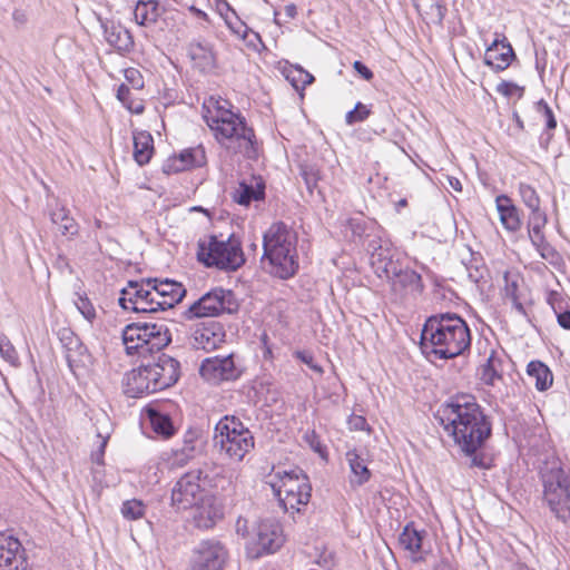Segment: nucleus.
Segmentation results:
<instances>
[{
    "label": "nucleus",
    "mask_w": 570,
    "mask_h": 570,
    "mask_svg": "<svg viewBox=\"0 0 570 570\" xmlns=\"http://www.w3.org/2000/svg\"><path fill=\"white\" fill-rule=\"evenodd\" d=\"M106 41L114 47L120 55L132 51L135 42L130 31L115 21H105L101 23Z\"/></svg>",
    "instance_id": "a878e982"
},
{
    "label": "nucleus",
    "mask_w": 570,
    "mask_h": 570,
    "mask_svg": "<svg viewBox=\"0 0 570 570\" xmlns=\"http://www.w3.org/2000/svg\"><path fill=\"white\" fill-rule=\"evenodd\" d=\"M145 412L153 431L157 435L169 439L175 434L176 430L169 414L160 411L155 405L147 406Z\"/></svg>",
    "instance_id": "c756f323"
},
{
    "label": "nucleus",
    "mask_w": 570,
    "mask_h": 570,
    "mask_svg": "<svg viewBox=\"0 0 570 570\" xmlns=\"http://www.w3.org/2000/svg\"><path fill=\"white\" fill-rule=\"evenodd\" d=\"M154 376L155 374H151L149 365L141 363L138 368H134L127 374L125 393L129 397H141L145 394L160 391L155 384Z\"/></svg>",
    "instance_id": "4be33fe9"
},
{
    "label": "nucleus",
    "mask_w": 570,
    "mask_h": 570,
    "mask_svg": "<svg viewBox=\"0 0 570 570\" xmlns=\"http://www.w3.org/2000/svg\"><path fill=\"white\" fill-rule=\"evenodd\" d=\"M424 533V531H417L411 524H407L405 525L399 538L400 544L411 553L413 560L415 561L422 559L421 557L417 558L416 554L422 550V541Z\"/></svg>",
    "instance_id": "4c0bfd02"
},
{
    "label": "nucleus",
    "mask_w": 570,
    "mask_h": 570,
    "mask_svg": "<svg viewBox=\"0 0 570 570\" xmlns=\"http://www.w3.org/2000/svg\"><path fill=\"white\" fill-rule=\"evenodd\" d=\"M353 68L365 80H371L373 78V76H374L373 72L363 62H361L358 60L354 61Z\"/></svg>",
    "instance_id": "680f3d73"
},
{
    "label": "nucleus",
    "mask_w": 570,
    "mask_h": 570,
    "mask_svg": "<svg viewBox=\"0 0 570 570\" xmlns=\"http://www.w3.org/2000/svg\"><path fill=\"white\" fill-rule=\"evenodd\" d=\"M12 19H13L16 27H18V28L24 26L28 21V17H27L26 12L22 10H19V9H16L12 12Z\"/></svg>",
    "instance_id": "0e129e2a"
},
{
    "label": "nucleus",
    "mask_w": 570,
    "mask_h": 570,
    "mask_svg": "<svg viewBox=\"0 0 570 570\" xmlns=\"http://www.w3.org/2000/svg\"><path fill=\"white\" fill-rule=\"evenodd\" d=\"M197 471H202L200 479L205 491L210 489L216 493L226 494L234 491L233 475L224 466L205 462Z\"/></svg>",
    "instance_id": "aec40b11"
},
{
    "label": "nucleus",
    "mask_w": 570,
    "mask_h": 570,
    "mask_svg": "<svg viewBox=\"0 0 570 570\" xmlns=\"http://www.w3.org/2000/svg\"><path fill=\"white\" fill-rule=\"evenodd\" d=\"M0 354L11 365H17L19 362L18 353L6 335H0Z\"/></svg>",
    "instance_id": "49530a36"
},
{
    "label": "nucleus",
    "mask_w": 570,
    "mask_h": 570,
    "mask_svg": "<svg viewBox=\"0 0 570 570\" xmlns=\"http://www.w3.org/2000/svg\"><path fill=\"white\" fill-rule=\"evenodd\" d=\"M26 552L17 538L0 533V570H27Z\"/></svg>",
    "instance_id": "a211bd4d"
},
{
    "label": "nucleus",
    "mask_w": 570,
    "mask_h": 570,
    "mask_svg": "<svg viewBox=\"0 0 570 570\" xmlns=\"http://www.w3.org/2000/svg\"><path fill=\"white\" fill-rule=\"evenodd\" d=\"M214 444L222 455L240 462L254 449L255 439L238 417L225 415L215 425Z\"/></svg>",
    "instance_id": "0eeeda50"
},
{
    "label": "nucleus",
    "mask_w": 570,
    "mask_h": 570,
    "mask_svg": "<svg viewBox=\"0 0 570 570\" xmlns=\"http://www.w3.org/2000/svg\"><path fill=\"white\" fill-rule=\"evenodd\" d=\"M51 222L58 226L60 233L65 236H73L78 233V224L69 215L63 206L56 208L50 213Z\"/></svg>",
    "instance_id": "58836bf2"
},
{
    "label": "nucleus",
    "mask_w": 570,
    "mask_h": 570,
    "mask_svg": "<svg viewBox=\"0 0 570 570\" xmlns=\"http://www.w3.org/2000/svg\"><path fill=\"white\" fill-rule=\"evenodd\" d=\"M556 316L558 324L562 328L570 331V309H567V307H564L560 312H557Z\"/></svg>",
    "instance_id": "052dcab7"
},
{
    "label": "nucleus",
    "mask_w": 570,
    "mask_h": 570,
    "mask_svg": "<svg viewBox=\"0 0 570 570\" xmlns=\"http://www.w3.org/2000/svg\"><path fill=\"white\" fill-rule=\"evenodd\" d=\"M497 209L499 212L500 222L509 232H518L522 222L519 209L514 206L511 198L500 195L495 198Z\"/></svg>",
    "instance_id": "c85d7f7f"
},
{
    "label": "nucleus",
    "mask_w": 570,
    "mask_h": 570,
    "mask_svg": "<svg viewBox=\"0 0 570 570\" xmlns=\"http://www.w3.org/2000/svg\"><path fill=\"white\" fill-rule=\"evenodd\" d=\"M265 184L263 180H255V183L242 181L239 187L234 193V200L244 206H248L253 200L264 199Z\"/></svg>",
    "instance_id": "f704fd0d"
},
{
    "label": "nucleus",
    "mask_w": 570,
    "mask_h": 570,
    "mask_svg": "<svg viewBox=\"0 0 570 570\" xmlns=\"http://www.w3.org/2000/svg\"><path fill=\"white\" fill-rule=\"evenodd\" d=\"M347 424L351 431L370 430L366 419L362 415L352 414L347 420Z\"/></svg>",
    "instance_id": "13d9d810"
},
{
    "label": "nucleus",
    "mask_w": 570,
    "mask_h": 570,
    "mask_svg": "<svg viewBox=\"0 0 570 570\" xmlns=\"http://www.w3.org/2000/svg\"><path fill=\"white\" fill-rule=\"evenodd\" d=\"M200 474L202 471L197 469L183 474L171 490V503L178 510L196 507L200 510V517L206 513L209 523L205 522L204 525L209 527L223 517V512L215 504V497L205 491Z\"/></svg>",
    "instance_id": "39448f33"
},
{
    "label": "nucleus",
    "mask_w": 570,
    "mask_h": 570,
    "mask_svg": "<svg viewBox=\"0 0 570 570\" xmlns=\"http://www.w3.org/2000/svg\"><path fill=\"white\" fill-rule=\"evenodd\" d=\"M371 114L367 106L362 102H357L353 110H350L345 116V122L347 125H354L355 122L364 121Z\"/></svg>",
    "instance_id": "de8ad7c7"
},
{
    "label": "nucleus",
    "mask_w": 570,
    "mask_h": 570,
    "mask_svg": "<svg viewBox=\"0 0 570 570\" xmlns=\"http://www.w3.org/2000/svg\"><path fill=\"white\" fill-rule=\"evenodd\" d=\"M129 96H130L129 87L126 83H121L118 87V90H117V98H118V100H120L125 106H127L128 105L127 102H128Z\"/></svg>",
    "instance_id": "69168bd1"
},
{
    "label": "nucleus",
    "mask_w": 570,
    "mask_h": 570,
    "mask_svg": "<svg viewBox=\"0 0 570 570\" xmlns=\"http://www.w3.org/2000/svg\"><path fill=\"white\" fill-rule=\"evenodd\" d=\"M197 258L207 267L224 271H236L245 263L240 242L234 235L226 239L214 235L199 239Z\"/></svg>",
    "instance_id": "9d476101"
},
{
    "label": "nucleus",
    "mask_w": 570,
    "mask_h": 570,
    "mask_svg": "<svg viewBox=\"0 0 570 570\" xmlns=\"http://www.w3.org/2000/svg\"><path fill=\"white\" fill-rule=\"evenodd\" d=\"M519 194L523 204L529 209H537L540 207V198L537 190L529 184L520 183L519 185Z\"/></svg>",
    "instance_id": "c03bdc74"
},
{
    "label": "nucleus",
    "mask_w": 570,
    "mask_h": 570,
    "mask_svg": "<svg viewBox=\"0 0 570 570\" xmlns=\"http://www.w3.org/2000/svg\"><path fill=\"white\" fill-rule=\"evenodd\" d=\"M238 308L235 295L229 289L216 287L194 302L185 312L186 320L215 317L223 313H233Z\"/></svg>",
    "instance_id": "f8f14e48"
},
{
    "label": "nucleus",
    "mask_w": 570,
    "mask_h": 570,
    "mask_svg": "<svg viewBox=\"0 0 570 570\" xmlns=\"http://www.w3.org/2000/svg\"><path fill=\"white\" fill-rule=\"evenodd\" d=\"M62 347L65 348V357L69 368L75 372L77 367L85 365L87 347L80 338L68 327H62L57 333Z\"/></svg>",
    "instance_id": "5701e85b"
},
{
    "label": "nucleus",
    "mask_w": 570,
    "mask_h": 570,
    "mask_svg": "<svg viewBox=\"0 0 570 570\" xmlns=\"http://www.w3.org/2000/svg\"><path fill=\"white\" fill-rule=\"evenodd\" d=\"M544 226L546 225H528L529 238L533 246L547 240L543 234Z\"/></svg>",
    "instance_id": "4d7b16f0"
},
{
    "label": "nucleus",
    "mask_w": 570,
    "mask_h": 570,
    "mask_svg": "<svg viewBox=\"0 0 570 570\" xmlns=\"http://www.w3.org/2000/svg\"><path fill=\"white\" fill-rule=\"evenodd\" d=\"M504 288L503 294L504 298L509 299L512 303V306L515 308V311L521 314L525 315V308L523 304L521 303V295L519 291V277L517 275H510L509 273L504 274Z\"/></svg>",
    "instance_id": "ea45409f"
},
{
    "label": "nucleus",
    "mask_w": 570,
    "mask_h": 570,
    "mask_svg": "<svg viewBox=\"0 0 570 570\" xmlns=\"http://www.w3.org/2000/svg\"><path fill=\"white\" fill-rule=\"evenodd\" d=\"M435 419L465 455L479 451L491 436V422L472 395L456 396L441 405Z\"/></svg>",
    "instance_id": "f257e3e1"
},
{
    "label": "nucleus",
    "mask_w": 570,
    "mask_h": 570,
    "mask_svg": "<svg viewBox=\"0 0 570 570\" xmlns=\"http://www.w3.org/2000/svg\"><path fill=\"white\" fill-rule=\"evenodd\" d=\"M480 380L489 386H494L497 381L502 380L503 360L492 350L484 364L479 370Z\"/></svg>",
    "instance_id": "7c9ffc66"
},
{
    "label": "nucleus",
    "mask_w": 570,
    "mask_h": 570,
    "mask_svg": "<svg viewBox=\"0 0 570 570\" xmlns=\"http://www.w3.org/2000/svg\"><path fill=\"white\" fill-rule=\"evenodd\" d=\"M154 154V138L148 131L134 132V159L139 166L150 161Z\"/></svg>",
    "instance_id": "72a5a7b5"
},
{
    "label": "nucleus",
    "mask_w": 570,
    "mask_h": 570,
    "mask_svg": "<svg viewBox=\"0 0 570 570\" xmlns=\"http://www.w3.org/2000/svg\"><path fill=\"white\" fill-rule=\"evenodd\" d=\"M294 356L306 364L311 370L317 373H322V367L315 362L312 352L309 351H296L294 352Z\"/></svg>",
    "instance_id": "864d4df0"
},
{
    "label": "nucleus",
    "mask_w": 570,
    "mask_h": 570,
    "mask_svg": "<svg viewBox=\"0 0 570 570\" xmlns=\"http://www.w3.org/2000/svg\"><path fill=\"white\" fill-rule=\"evenodd\" d=\"M157 311L173 308L180 303L186 295V288L181 283L165 278H151Z\"/></svg>",
    "instance_id": "412c9836"
},
{
    "label": "nucleus",
    "mask_w": 570,
    "mask_h": 570,
    "mask_svg": "<svg viewBox=\"0 0 570 570\" xmlns=\"http://www.w3.org/2000/svg\"><path fill=\"white\" fill-rule=\"evenodd\" d=\"M161 8L156 0H140L137 2L134 16L138 24L149 27L158 22Z\"/></svg>",
    "instance_id": "473e14b6"
},
{
    "label": "nucleus",
    "mask_w": 570,
    "mask_h": 570,
    "mask_svg": "<svg viewBox=\"0 0 570 570\" xmlns=\"http://www.w3.org/2000/svg\"><path fill=\"white\" fill-rule=\"evenodd\" d=\"M547 303L551 306L554 314L567 307L566 297L557 291H550L547 295Z\"/></svg>",
    "instance_id": "603ef678"
},
{
    "label": "nucleus",
    "mask_w": 570,
    "mask_h": 570,
    "mask_svg": "<svg viewBox=\"0 0 570 570\" xmlns=\"http://www.w3.org/2000/svg\"><path fill=\"white\" fill-rule=\"evenodd\" d=\"M151 362H147L151 374H155V384L160 391L168 389L176 384L180 377V363L165 354L158 353L157 356H150Z\"/></svg>",
    "instance_id": "f3484780"
},
{
    "label": "nucleus",
    "mask_w": 570,
    "mask_h": 570,
    "mask_svg": "<svg viewBox=\"0 0 570 570\" xmlns=\"http://www.w3.org/2000/svg\"><path fill=\"white\" fill-rule=\"evenodd\" d=\"M199 374L204 380L212 384H218L223 381L237 380L242 371L234 361V355L213 356L205 358L199 367Z\"/></svg>",
    "instance_id": "2eb2a0df"
},
{
    "label": "nucleus",
    "mask_w": 570,
    "mask_h": 570,
    "mask_svg": "<svg viewBox=\"0 0 570 570\" xmlns=\"http://www.w3.org/2000/svg\"><path fill=\"white\" fill-rule=\"evenodd\" d=\"M187 51L194 68L200 72H209L216 68V53L208 41L194 40L188 45Z\"/></svg>",
    "instance_id": "bb28decb"
},
{
    "label": "nucleus",
    "mask_w": 570,
    "mask_h": 570,
    "mask_svg": "<svg viewBox=\"0 0 570 570\" xmlns=\"http://www.w3.org/2000/svg\"><path fill=\"white\" fill-rule=\"evenodd\" d=\"M224 337L223 326L219 323L210 322L195 328L190 338V345L196 350L210 352L224 342Z\"/></svg>",
    "instance_id": "b1692460"
},
{
    "label": "nucleus",
    "mask_w": 570,
    "mask_h": 570,
    "mask_svg": "<svg viewBox=\"0 0 570 570\" xmlns=\"http://www.w3.org/2000/svg\"><path fill=\"white\" fill-rule=\"evenodd\" d=\"M77 308L81 313V315L89 322L92 323L97 316L96 309L92 303L86 296H79L77 303Z\"/></svg>",
    "instance_id": "8fccbe9b"
},
{
    "label": "nucleus",
    "mask_w": 570,
    "mask_h": 570,
    "mask_svg": "<svg viewBox=\"0 0 570 570\" xmlns=\"http://www.w3.org/2000/svg\"><path fill=\"white\" fill-rule=\"evenodd\" d=\"M543 502L562 522L570 521V475L559 461H552L541 471Z\"/></svg>",
    "instance_id": "1a4fd4ad"
},
{
    "label": "nucleus",
    "mask_w": 570,
    "mask_h": 570,
    "mask_svg": "<svg viewBox=\"0 0 570 570\" xmlns=\"http://www.w3.org/2000/svg\"><path fill=\"white\" fill-rule=\"evenodd\" d=\"M204 449L205 442L202 431L196 428H190L184 433L181 445L173 450V464L183 468L200 455Z\"/></svg>",
    "instance_id": "6ab92c4d"
},
{
    "label": "nucleus",
    "mask_w": 570,
    "mask_h": 570,
    "mask_svg": "<svg viewBox=\"0 0 570 570\" xmlns=\"http://www.w3.org/2000/svg\"><path fill=\"white\" fill-rule=\"evenodd\" d=\"M269 478L273 492L285 512H299L301 505H307L312 495V485L302 470H277Z\"/></svg>",
    "instance_id": "6e6552de"
},
{
    "label": "nucleus",
    "mask_w": 570,
    "mask_h": 570,
    "mask_svg": "<svg viewBox=\"0 0 570 570\" xmlns=\"http://www.w3.org/2000/svg\"><path fill=\"white\" fill-rule=\"evenodd\" d=\"M206 164L205 149L202 146L183 150L178 157L168 160L164 170L166 173H178L190 167H200Z\"/></svg>",
    "instance_id": "cd10ccee"
},
{
    "label": "nucleus",
    "mask_w": 570,
    "mask_h": 570,
    "mask_svg": "<svg viewBox=\"0 0 570 570\" xmlns=\"http://www.w3.org/2000/svg\"><path fill=\"white\" fill-rule=\"evenodd\" d=\"M254 542L257 547V557L277 551L284 543L281 523L275 519L261 520L256 527Z\"/></svg>",
    "instance_id": "dca6fc26"
},
{
    "label": "nucleus",
    "mask_w": 570,
    "mask_h": 570,
    "mask_svg": "<svg viewBox=\"0 0 570 570\" xmlns=\"http://www.w3.org/2000/svg\"><path fill=\"white\" fill-rule=\"evenodd\" d=\"M284 12L288 19H294L297 14V8L294 3H289L285 6Z\"/></svg>",
    "instance_id": "338daca9"
},
{
    "label": "nucleus",
    "mask_w": 570,
    "mask_h": 570,
    "mask_svg": "<svg viewBox=\"0 0 570 570\" xmlns=\"http://www.w3.org/2000/svg\"><path fill=\"white\" fill-rule=\"evenodd\" d=\"M146 505L142 501L131 499L121 505V514L127 520H138L145 515Z\"/></svg>",
    "instance_id": "37998d69"
},
{
    "label": "nucleus",
    "mask_w": 570,
    "mask_h": 570,
    "mask_svg": "<svg viewBox=\"0 0 570 570\" xmlns=\"http://www.w3.org/2000/svg\"><path fill=\"white\" fill-rule=\"evenodd\" d=\"M379 257L382 266L377 267L381 269L380 277L384 276L391 287L392 294L400 301L406 298H416L424 291V284L422 276L410 267H403L397 262L392 259H382V254H373V258Z\"/></svg>",
    "instance_id": "9b49d317"
},
{
    "label": "nucleus",
    "mask_w": 570,
    "mask_h": 570,
    "mask_svg": "<svg viewBox=\"0 0 570 570\" xmlns=\"http://www.w3.org/2000/svg\"><path fill=\"white\" fill-rule=\"evenodd\" d=\"M216 9L234 33L240 36L242 38H246L247 27L242 22H239L237 27L233 23L230 16H233L235 19H238V17L235 10L226 0H216Z\"/></svg>",
    "instance_id": "a19ab883"
},
{
    "label": "nucleus",
    "mask_w": 570,
    "mask_h": 570,
    "mask_svg": "<svg viewBox=\"0 0 570 570\" xmlns=\"http://www.w3.org/2000/svg\"><path fill=\"white\" fill-rule=\"evenodd\" d=\"M301 175L308 191L313 193L314 188L317 187L318 180L321 178L318 168L313 165L301 166Z\"/></svg>",
    "instance_id": "a18cd8bd"
},
{
    "label": "nucleus",
    "mask_w": 570,
    "mask_h": 570,
    "mask_svg": "<svg viewBox=\"0 0 570 570\" xmlns=\"http://www.w3.org/2000/svg\"><path fill=\"white\" fill-rule=\"evenodd\" d=\"M420 344L429 357L454 358L470 350L471 331L455 313L431 315L423 325Z\"/></svg>",
    "instance_id": "f03ea898"
},
{
    "label": "nucleus",
    "mask_w": 570,
    "mask_h": 570,
    "mask_svg": "<svg viewBox=\"0 0 570 570\" xmlns=\"http://www.w3.org/2000/svg\"><path fill=\"white\" fill-rule=\"evenodd\" d=\"M346 461L348 462L352 473L351 484L363 485L371 479V471L368 470L365 460L361 458L356 450L346 452Z\"/></svg>",
    "instance_id": "c9c22d12"
},
{
    "label": "nucleus",
    "mask_w": 570,
    "mask_h": 570,
    "mask_svg": "<svg viewBox=\"0 0 570 570\" xmlns=\"http://www.w3.org/2000/svg\"><path fill=\"white\" fill-rule=\"evenodd\" d=\"M118 303L124 309L135 313L151 314L158 312L151 278L129 281L128 285L121 289Z\"/></svg>",
    "instance_id": "ddd939ff"
},
{
    "label": "nucleus",
    "mask_w": 570,
    "mask_h": 570,
    "mask_svg": "<svg viewBox=\"0 0 570 570\" xmlns=\"http://www.w3.org/2000/svg\"><path fill=\"white\" fill-rule=\"evenodd\" d=\"M542 259L547 261L556 269L561 271L564 267L562 255L547 240L533 246Z\"/></svg>",
    "instance_id": "79ce46f5"
},
{
    "label": "nucleus",
    "mask_w": 570,
    "mask_h": 570,
    "mask_svg": "<svg viewBox=\"0 0 570 570\" xmlns=\"http://www.w3.org/2000/svg\"><path fill=\"white\" fill-rule=\"evenodd\" d=\"M515 58L512 46L505 38L494 41L487 48L484 53V63L490 66L494 71L505 70L511 61Z\"/></svg>",
    "instance_id": "393cba45"
},
{
    "label": "nucleus",
    "mask_w": 570,
    "mask_h": 570,
    "mask_svg": "<svg viewBox=\"0 0 570 570\" xmlns=\"http://www.w3.org/2000/svg\"><path fill=\"white\" fill-rule=\"evenodd\" d=\"M471 458V466L480 468V469H488L489 465L485 462V456L482 453H478L475 451L473 454L469 455Z\"/></svg>",
    "instance_id": "e2e57ef3"
},
{
    "label": "nucleus",
    "mask_w": 570,
    "mask_h": 570,
    "mask_svg": "<svg viewBox=\"0 0 570 570\" xmlns=\"http://www.w3.org/2000/svg\"><path fill=\"white\" fill-rule=\"evenodd\" d=\"M297 235L285 223L269 226L263 236V269L281 279L293 277L298 271Z\"/></svg>",
    "instance_id": "20e7f679"
},
{
    "label": "nucleus",
    "mask_w": 570,
    "mask_h": 570,
    "mask_svg": "<svg viewBox=\"0 0 570 570\" xmlns=\"http://www.w3.org/2000/svg\"><path fill=\"white\" fill-rule=\"evenodd\" d=\"M523 87H520L519 85L510 81L502 80L497 86V92L507 97L511 98L513 96H518V98H521L523 96Z\"/></svg>",
    "instance_id": "09e8293b"
},
{
    "label": "nucleus",
    "mask_w": 570,
    "mask_h": 570,
    "mask_svg": "<svg viewBox=\"0 0 570 570\" xmlns=\"http://www.w3.org/2000/svg\"><path fill=\"white\" fill-rule=\"evenodd\" d=\"M548 218L543 210L540 207L537 209H530V215L528 218V225H547Z\"/></svg>",
    "instance_id": "bf43d9fd"
},
{
    "label": "nucleus",
    "mask_w": 570,
    "mask_h": 570,
    "mask_svg": "<svg viewBox=\"0 0 570 570\" xmlns=\"http://www.w3.org/2000/svg\"><path fill=\"white\" fill-rule=\"evenodd\" d=\"M122 342L128 355L140 357L160 353L171 342V333L166 321L135 322L125 326Z\"/></svg>",
    "instance_id": "423d86ee"
},
{
    "label": "nucleus",
    "mask_w": 570,
    "mask_h": 570,
    "mask_svg": "<svg viewBox=\"0 0 570 570\" xmlns=\"http://www.w3.org/2000/svg\"><path fill=\"white\" fill-rule=\"evenodd\" d=\"M230 107L227 100L210 98L205 105L204 119L222 146L250 158L257 150L254 129L247 125L245 117L232 111Z\"/></svg>",
    "instance_id": "7ed1b4c3"
},
{
    "label": "nucleus",
    "mask_w": 570,
    "mask_h": 570,
    "mask_svg": "<svg viewBox=\"0 0 570 570\" xmlns=\"http://www.w3.org/2000/svg\"><path fill=\"white\" fill-rule=\"evenodd\" d=\"M448 181H449V185L455 190V191H461L462 190V185L460 183V180L455 177H448Z\"/></svg>",
    "instance_id": "774afa93"
},
{
    "label": "nucleus",
    "mask_w": 570,
    "mask_h": 570,
    "mask_svg": "<svg viewBox=\"0 0 570 570\" xmlns=\"http://www.w3.org/2000/svg\"><path fill=\"white\" fill-rule=\"evenodd\" d=\"M125 78L127 82L136 90L144 87V79L140 71L136 68H128L125 70Z\"/></svg>",
    "instance_id": "5fc2aeb1"
},
{
    "label": "nucleus",
    "mask_w": 570,
    "mask_h": 570,
    "mask_svg": "<svg viewBox=\"0 0 570 570\" xmlns=\"http://www.w3.org/2000/svg\"><path fill=\"white\" fill-rule=\"evenodd\" d=\"M537 110L544 118L546 126H547L548 130L554 129L557 127V120L554 118L553 111L543 99L538 101Z\"/></svg>",
    "instance_id": "3c124183"
},
{
    "label": "nucleus",
    "mask_w": 570,
    "mask_h": 570,
    "mask_svg": "<svg viewBox=\"0 0 570 570\" xmlns=\"http://www.w3.org/2000/svg\"><path fill=\"white\" fill-rule=\"evenodd\" d=\"M419 13L429 22L441 26L446 14L443 0H412Z\"/></svg>",
    "instance_id": "2f4dec72"
},
{
    "label": "nucleus",
    "mask_w": 570,
    "mask_h": 570,
    "mask_svg": "<svg viewBox=\"0 0 570 570\" xmlns=\"http://www.w3.org/2000/svg\"><path fill=\"white\" fill-rule=\"evenodd\" d=\"M228 552L215 539L203 540L194 549L190 570H225Z\"/></svg>",
    "instance_id": "4468645a"
},
{
    "label": "nucleus",
    "mask_w": 570,
    "mask_h": 570,
    "mask_svg": "<svg viewBox=\"0 0 570 570\" xmlns=\"http://www.w3.org/2000/svg\"><path fill=\"white\" fill-rule=\"evenodd\" d=\"M315 563L324 570H332L335 566L334 553L327 550L322 551L318 554Z\"/></svg>",
    "instance_id": "6e6d98bb"
},
{
    "label": "nucleus",
    "mask_w": 570,
    "mask_h": 570,
    "mask_svg": "<svg viewBox=\"0 0 570 570\" xmlns=\"http://www.w3.org/2000/svg\"><path fill=\"white\" fill-rule=\"evenodd\" d=\"M527 374L534 380V385L539 391H546L552 385L553 375L550 368L540 361H531L527 366Z\"/></svg>",
    "instance_id": "e433bc0d"
}]
</instances>
